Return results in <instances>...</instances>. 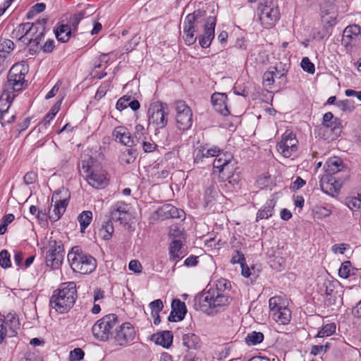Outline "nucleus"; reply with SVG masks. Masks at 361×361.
<instances>
[{
    "mask_svg": "<svg viewBox=\"0 0 361 361\" xmlns=\"http://www.w3.org/2000/svg\"><path fill=\"white\" fill-rule=\"evenodd\" d=\"M231 301L228 293H218L216 290L203 291L195 298V305L207 314L223 311Z\"/></svg>",
    "mask_w": 361,
    "mask_h": 361,
    "instance_id": "1",
    "label": "nucleus"
},
{
    "mask_svg": "<svg viewBox=\"0 0 361 361\" xmlns=\"http://www.w3.org/2000/svg\"><path fill=\"white\" fill-rule=\"evenodd\" d=\"M77 297L76 285L74 282L63 283L54 292L49 305L59 313L68 312L74 305Z\"/></svg>",
    "mask_w": 361,
    "mask_h": 361,
    "instance_id": "2",
    "label": "nucleus"
},
{
    "mask_svg": "<svg viewBox=\"0 0 361 361\" xmlns=\"http://www.w3.org/2000/svg\"><path fill=\"white\" fill-rule=\"evenodd\" d=\"M70 266L74 272L82 274L92 273L97 267L95 259L82 251L76 246L71 249L67 255Z\"/></svg>",
    "mask_w": 361,
    "mask_h": 361,
    "instance_id": "3",
    "label": "nucleus"
},
{
    "mask_svg": "<svg viewBox=\"0 0 361 361\" xmlns=\"http://www.w3.org/2000/svg\"><path fill=\"white\" fill-rule=\"evenodd\" d=\"M259 20L265 28H271L279 20L280 13L275 0H261L257 8Z\"/></svg>",
    "mask_w": 361,
    "mask_h": 361,
    "instance_id": "4",
    "label": "nucleus"
},
{
    "mask_svg": "<svg viewBox=\"0 0 361 361\" xmlns=\"http://www.w3.org/2000/svg\"><path fill=\"white\" fill-rule=\"evenodd\" d=\"M118 323V317L110 314L99 319L92 326V332L94 337L100 341H106L112 335V329Z\"/></svg>",
    "mask_w": 361,
    "mask_h": 361,
    "instance_id": "5",
    "label": "nucleus"
},
{
    "mask_svg": "<svg viewBox=\"0 0 361 361\" xmlns=\"http://www.w3.org/2000/svg\"><path fill=\"white\" fill-rule=\"evenodd\" d=\"M233 155L220 149L213 162L214 173H219L223 180L231 177L234 171Z\"/></svg>",
    "mask_w": 361,
    "mask_h": 361,
    "instance_id": "6",
    "label": "nucleus"
},
{
    "mask_svg": "<svg viewBox=\"0 0 361 361\" xmlns=\"http://www.w3.org/2000/svg\"><path fill=\"white\" fill-rule=\"evenodd\" d=\"M65 252L61 241L50 239L46 252L45 262L53 269H59L63 262Z\"/></svg>",
    "mask_w": 361,
    "mask_h": 361,
    "instance_id": "7",
    "label": "nucleus"
},
{
    "mask_svg": "<svg viewBox=\"0 0 361 361\" xmlns=\"http://www.w3.org/2000/svg\"><path fill=\"white\" fill-rule=\"evenodd\" d=\"M82 169L86 173L88 183L94 188H104L107 184L106 173L99 166L85 164L82 161Z\"/></svg>",
    "mask_w": 361,
    "mask_h": 361,
    "instance_id": "8",
    "label": "nucleus"
},
{
    "mask_svg": "<svg viewBox=\"0 0 361 361\" xmlns=\"http://www.w3.org/2000/svg\"><path fill=\"white\" fill-rule=\"evenodd\" d=\"M47 22V18H42L35 23H29V25L32 27L30 31L28 32L30 37H28L26 44H32L30 48L31 54L36 53L39 50L38 45L44 38Z\"/></svg>",
    "mask_w": 361,
    "mask_h": 361,
    "instance_id": "9",
    "label": "nucleus"
},
{
    "mask_svg": "<svg viewBox=\"0 0 361 361\" xmlns=\"http://www.w3.org/2000/svg\"><path fill=\"white\" fill-rule=\"evenodd\" d=\"M28 71V65L24 61L16 63L11 67L8 75V82L13 86V90H21Z\"/></svg>",
    "mask_w": 361,
    "mask_h": 361,
    "instance_id": "10",
    "label": "nucleus"
},
{
    "mask_svg": "<svg viewBox=\"0 0 361 361\" xmlns=\"http://www.w3.org/2000/svg\"><path fill=\"white\" fill-rule=\"evenodd\" d=\"M166 104L156 102L150 104L148 109L149 123L157 128H164L168 123V112L165 111Z\"/></svg>",
    "mask_w": 361,
    "mask_h": 361,
    "instance_id": "11",
    "label": "nucleus"
},
{
    "mask_svg": "<svg viewBox=\"0 0 361 361\" xmlns=\"http://www.w3.org/2000/svg\"><path fill=\"white\" fill-rule=\"evenodd\" d=\"M176 126L180 130H188L192 124V113L190 108L182 100L175 104Z\"/></svg>",
    "mask_w": 361,
    "mask_h": 361,
    "instance_id": "12",
    "label": "nucleus"
},
{
    "mask_svg": "<svg viewBox=\"0 0 361 361\" xmlns=\"http://www.w3.org/2000/svg\"><path fill=\"white\" fill-rule=\"evenodd\" d=\"M298 142L295 135L290 130H286L276 145L277 150L284 157H290L298 150Z\"/></svg>",
    "mask_w": 361,
    "mask_h": 361,
    "instance_id": "13",
    "label": "nucleus"
},
{
    "mask_svg": "<svg viewBox=\"0 0 361 361\" xmlns=\"http://www.w3.org/2000/svg\"><path fill=\"white\" fill-rule=\"evenodd\" d=\"M135 336V331L133 326L129 322H126L116 331L113 338L116 345L125 346L133 341Z\"/></svg>",
    "mask_w": 361,
    "mask_h": 361,
    "instance_id": "14",
    "label": "nucleus"
},
{
    "mask_svg": "<svg viewBox=\"0 0 361 361\" xmlns=\"http://www.w3.org/2000/svg\"><path fill=\"white\" fill-rule=\"evenodd\" d=\"M216 17L209 16L204 24V34L199 36V44L202 48H208L214 38Z\"/></svg>",
    "mask_w": 361,
    "mask_h": 361,
    "instance_id": "15",
    "label": "nucleus"
},
{
    "mask_svg": "<svg viewBox=\"0 0 361 361\" xmlns=\"http://www.w3.org/2000/svg\"><path fill=\"white\" fill-rule=\"evenodd\" d=\"M15 97L16 95L13 94V92H2L0 95V122L3 126L13 122L15 119L14 115H11L9 118H6L8 110Z\"/></svg>",
    "mask_w": 361,
    "mask_h": 361,
    "instance_id": "16",
    "label": "nucleus"
},
{
    "mask_svg": "<svg viewBox=\"0 0 361 361\" xmlns=\"http://www.w3.org/2000/svg\"><path fill=\"white\" fill-rule=\"evenodd\" d=\"M111 219L114 221H119L120 224H127L129 216V207L124 202H118L111 208Z\"/></svg>",
    "mask_w": 361,
    "mask_h": 361,
    "instance_id": "17",
    "label": "nucleus"
},
{
    "mask_svg": "<svg viewBox=\"0 0 361 361\" xmlns=\"http://www.w3.org/2000/svg\"><path fill=\"white\" fill-rule=\"evenodd\" d=\"M322 125L326 130H329L333 133L332 139L338 137L342 132L340 119L334 117L331 112L324 114Z\"/></svg>",
    "mask_w": 361,
    "mask_h": 361,
    "instance_id": "18",
    "label": "nucleus"
},
{
    "mask_svg": "<svg viewBox=\"0 0 361 361\" xmlns=\"http://www.w3.org/2000/svg\"><path fill=\"white\" fill-rule=\"evenodd\" d=\"M59 195L60 192L56 191L52 195L51 200L54 201L55 200V204L52 212L49 213V218L51 221H56L60 219L65 212L68 204V200L66 198L61 200Z\"/></svg>",
    "mask_w": 361,
    "mask_h": 361,
    "instance_id": "19",
    "label": "nucleus"
},
{
    "mask_svg": "<svg viewBox=\"0 0 361 361\" xmlns=\"http://www.w3.org/2000/svg\"><path fill=\"white\" fill-rule=\"evenodd\" d=\"M96 12L95 6L87 5L85 8L71 15L68 20L73 31L78 30L80 22L84 19L92 16Z\"/></svg>",
    "mask_w": 361,
    "mask_h": 361,
    "instance_id": "20",
    "label": "nucleus"
},
{
    "mask_svg": "<svg viewBox=\"0 0 361 361\" xmlns=\"http://www.w3.org/2000/svg\"><path fill=\"white\" fill-rule=\"evenodd\" d=\"M187 308L184 302L180 299H173L171 302V311L169 316V322H178L184 319Z\"/></svg>",
    "mask_w": 361,
    "mask_h": 361,
    "instance_id": "21",
    "label": "nucleus"
},
{
    "mask_svg": "<svg viewBox=\"0 0 361 361\" xmlns=\"http://www.w3.org/2000/svg\"><path fill=\"white\" fill-rule=\"evenodd\" d=\"M341 183L336 180L334 177L327 174L324 176L320 180V187L323 192L326 194L334 195L338 193L341 188Z\"/></svg>",
    "mask_w": 361,
    "mask_h": 361,
    "instance_id": "22",
    "label": "nucleus"
},
{
    "mask_svg": "<svg viewBox=\"0 0 361 361\" xmlns=\"http://www.w3.org/2000/svg\"><path fill=\"white\" fill-rule=\"evenodd\" d=\"M220 149L216 146L207 147L201 146L195 151L194 163L200 164L203 163L204 159L215 157Z\"/></svg>",
    "mask_w": 361,
    "mask_h": 361,
    "instance_id": "23",
    "label": "nucleus"
},
{
    "mask_svg": "<svg viewBox=\"0 0 361 361\" xmlns=\"http://www.w3.org/2000/svg\"><path fill=\"white\" fill-rule=\"evenodd\" d=\"M211 100L214 109L223 116H227L229 114L227 108L226 101L227 95L221 92H214L212 95Z\"/></svg>",
    "mask_w": 361,
    "mask_h": 361,
    "instance_id": "24",
    "label": "nucleus"
},
{
    "mask_svg": "<svg viewBox=\"0 0 361 361\" xmlns=\"http://www.w3.org/2000/svg\"><path fill=\"white\" fill-rule=\"evenodd\" d=\"M183 213V210L178 209L176 207L169 204H164L157 211L158 217L161 220L170 218L179 219L181 218L182 214Z\"/></svg>",
    "mask_w": 361,
    "mask_h": 361,
    "instance_id": "25",
    "label": "nucleus"
},
{
    "mask_svg": "<svg viewBox=\"0 0 361 361\" xmlns=\"http://www.w3.org/2000/svg\"><path fill=\"white\" fill-rule=\"evenodd\" d=\"M113 135L116 140H118L121 143L128 147H132L135 145V140L130 136V133L128 130L124 127L119 126L114 129Z\"/></svg>",
    "mask_w": 361,
    "mask_h": 361,
    "instance_id": "26",
    "label": "nucleus"
},
{
    "mask_svg": "<svg viewBox=\"0 0 361 361\" xmlns=\"http://www.w3.org/2000/svg\"><path fill=\"white\" fill-rule=\"evenodd\" d=\"M173 336L170 331H164L152 335V339L156 344L161 345L164 348H169L173 342Z\"/></svg>",
    "mask_w": 361,
    "mask_h": 361,
    "instance_id": "27",
    "label": "nucleus"
},
{
    "mask_svg": "<svg viewBox=\"0 0 361 361\" xmlns=\"http://www.w3.org/2000/svg\"><path fill=\"white\" fill-rule=\"evenodd\" d=\"M320 10L322 20L329 24V26H332V22L336 19L334 5L331 3L321 4Z\"/></svg>",
    "mask_w": 361,
    "mask_h": 361,
    "instance_id": "28",
    "label": "nucleus"
},
{
    "mask_svg": "<svg viewBox=\"0 0 361 361\" xmlns=\"http://www.w3.org/2000/svg\"><path fill=\"white\" fill-rule=\"evenodd\" d=\"M4 322V326L8 329V332L11 336H16L17 335V330L20 327V322L16 314L8 313L7 315L1 318Z\"/></svg>",
    "mask_w": 361,
    "mask_h": 361,
    "instance_id": "29",
    "label": "nucleus"
},
{
    "mask_svg": "<svg viewBox=\"0 0 361 361\" xmlns=\"http://www.w3.org/2000/svg\"><path fill=\"white\" fill-rule=\"evenodd\" d=\"M276 202L274 200H267L264 206L258 211L257 214L256 221L261 219H267L271 217L274 213V208Z\"/></svg>",
    "mask_w": 361,
    "mask_h": 361,
    "instance_id": "30",
    "label": "nucleus"
},
{
    "mask_svg": "<svg viewBox=\"0 0 361 361\" xmlns=\"http://www.w3.org/2000/svg\"><path fill=\"white\" fill-rule=\"evenodd\" d=\"M31 27L29 23H21L12 32L13 38H18V40L26 44L28 39V32L30 31Z\"/></svg>",
    "mask_w": 361,
    "mask_h": 361,
    "instance_id": "31",
    "label": "nucleus"
},
{
    "mask_svg": "<svg viewBox=\"0 0 361 361\" xmlns=\"http://www.w3.org/2000/svg\"><path fill=\"white\" fill-rule=\"evenodd\" d=\"M361 33V27L355 24L347 26L343 32L341 39V44H348L357 35Z\"/></svg>",
    "mask_w": 361,
    "mask_h": 361,
    "instance_id": "32",
    "label": "nucleus"
},
{
    "mask_svg": "<svg viewBox=\"0 0 361 361\" xmlns=\"http://www.w3.org/2000/svg\"><path fill=\"white\" fill-rule=\"evenodd\" d=\"M72 30L73 29L70 23L62 24L54 30L56 37L61 42H66L71 37Z\"/></svg>",
    "mask_w": 361,
    "mask_h": 361,
    "instance_id": "33",
    "label": "nucleus"
},
{
    "mask_svg": "<svg viewBox=\"0 0 361 361\" xmlns=\"http://www.w3.org/2000/svg\"><path fill=\"white\" fill-rule=\"evenodd\" d=\"M343 161L338 157H334L328 159L324 165L326 172L329 174H334L340 171L343 167Z\"/></svg>",
    "mask_w": 361,
    "mask_h": 361,
    "instance_id": "34",
    "label": "nucleus"
},
{
    "mask_svg": "<svg viewBox=\"0 0 361 361\" xmlns=\"http://www.w3.org/2000/svg\"><path fill=\"white\" fill-rule=\"evenodd\" d=\"M183 344L188 349H197L201 346L200 339L195 334H185L182 338Z\"/></svg>",
    "mask_w": 361,
    "mask_h": 361,
    "instance_id": "35",
    "label": "nucleus"
},
{
    "mask_svg": "<svg viewBox=\"0 0 361 361\" xmlns=\"http://www.w3.org/2000/svg\"><path fill=\"white\" fill-rule=\"evenodd\" d=\"M271 314L273 319L281 324H287L291 318V313L288 307L276 311Z\"/></svg>",
    "mask_w": 361,
    "mask_h": 361,
    "instance_id": "36",
    "label": "nucleus"
},
{
    "mask_svg": "<svg viewBox=\"0 0 361 361\" xmlns=\"http://www.w3.org/2000/svg\"><path fill=\"white\" fill-rule=\"evenodd\" d=\"M269 305L271 314L287 307L286 300L280 296H274L271 298L269 300Z\"/></svg>",
    "mask_w": 361,
    "mask_h": 361,
    "instance_id": "37",
    "label": "nucleus"
},
{
    "mask_svg": "<svg viewBox=\"0 0 361 361\" xmlns=\"http://www.w3.org/2000/svg\"><path fill=\"white\" fill-rule=\"evenodd\" d=\"M356 271L357 270L352 267L350 261H345L341 264L338 269V275L341 278L348 279L350 276L354 275Z\"/></svg>",
    "mask_w": 361,
    "mask_h": 361,
    "instance_id": "38",
    "label": "nucleus"
},
{
    "mask_svg": "<svg viewBox=\"0 0 361 361\" xmlns=\"http://www.w3.org/2000/svg\"><path fill=\"white\" fill-rule=\"evenodd\" d=\"M182 243L179 240H174L170 245L169 247V255L170 259L176 260L180 257V255L182 254Z\"/></svg>",
    "mask_w": 361,
    "mask_h": 361,
    "instance_id": "39",
    "label": "nucleus"
},
{
    "mask_svg": "<svg viewBox=\"0 0 361 361\" xmlns=\"http://www.w3.org/2000/svg\"><path fill=\"white\" fill-rule=\"evenodd\" d=\"M92 219V213L91 211H84L78 216V220L80 225L81 232H84L86 228L90 224Z\"/></svg>",
    "mask_w": 361,
    "mask_h": 361,
    "instance_id": "40",
    "label": "nucleus"
},
{
    "mask_svg": "<svg viewBox=\"0 0 361 361\" xmlns=\"http://www.w3.org/2000/svg\"><path fill=\"white\" fill-rule=\"evenodd\" d=\"M114 226L111 221H106L99 229V235L105 240H109L114 233Z\"/></svg>",
    "mask_w": 361,
    "mask_h": 361,
    "instance_id": "41",
    "label": "nucleus"
},
{
    "mask_svg": "<svg viewBox=\"0 0 361 361\" xmlns=\"http://www.w3.org/2000/svg\"><path fill=\"white\" fill-rule=\"evenodd\" d=\"M264 340V334L262 332L252 331L245 337V342L248 345H255L261 343Z\"/></svg>",
    "mask_w": 361,
    "mask_h": 361,
    "instance_id": "42",
    "label": "nucleus"
},
{
    "mask_svg": "<svg viewBox=\"0 0 361 361\" xmlns=\"http://www.w3.org/2000/svg\"><path fill=\"white\" fill-rule=\"evenodd\" d=\"M231 286L228 280L225 279H220L216 282L215 288H210L209 290H216L218 293H228L230 290Z\"/></svg>",
    "mask_w": 361,
    "mask_h": 361,
    "instance_id": "43",
    "label": "nucleus"
},
{
    "mask_svg": "<svg viewBox=\"0 0 361 361\" xmlns=\"http://www.w3.org/2000/svg\"><path fill=\"white\" fill-rule=\"evenodd\" d=\"M336 331V324L334 323H329L324 325L322 329L319 331L316 337L324 338L331 336Z\"/></svg>",
    "mask_w": 361,
    "mask_h": 361,
    "instance_id": "44",
    "label": "nucleus"
},
{
    "mask_svg": "<svg viewBox=\"0 0 361 361\" xmlns=\"http://www.w3.org/2000/svg\"><path fill=\"white\" fill-rule=\"evenodd\" d=\"M198 24L195 20L194 16L192 15H187L183 23V32H188V30L197 31L196 25Z\"/></svg>",
    "mask_w": 361,
    "mask_h": 361,
    "instance_id": "45",
    "label": "nucleus"
},
{
    "mask_svg": "<svg viewBox=\"0 0 361 361\" xmlns=\"http://www.w3.org/2000/svg\"><path fill=\"white\" fill-rule=\"evenodd\" d=\"M14 49V43L12 40L0 38V52L9 54Z\"/></svg>",
    "mask_w": 361,
    "mask_h": 361,
    "instance_id": "46",
    "label": "nucleus"
},
{
    "mask_svg": "<svg viewBox=\"0 0 361 361\" xmlns=\"http://www.w3.org/2000/svg\"><path fill=\"white\" fill-rule=\"evenodd\" d=\"M145 133V129L143 127V126L140 124H137L135 126L134 137H133L135 141V145H137L142 140L146 139Z\"/></svg>",
    "mask_w": 361,
    "mask_h": 361,
    "instance_id": "47",
    "label": "nucleus"
},
{
    "mask_svg": "<svg viewBox=\"0 0 361 361\" xmlns=\"http://www.w3.org/2000/svg\"><path fill=\"white\" fill-rule=\"evenodd\" d=\"M361 44V33L357 35L352 41H349L348 44H343L348 53H352L356 50L357 47Z\"/></svg>",
    "mask_w": 361,
    "mask_h": 361,
    "instance_id": "48",
    "label": "nucleus"
},
{
    "mask_svg": "<svg viewBox=\"0 0 361 361\" xmlns=\"http://www.w3.org/2000/svg\"><path fill=\"white\" fill-rule=\"evenodd\" d=\"M346 204L353 211L361 209V195L347 199Z\"/></svg>",
    "mask_w": 361,
    "mask_h": 361,
    "instance_id": "49",
    "label": "nucleus"
},
{
    "mask_svg": "<svg viewBox=\"0 0 361 361\" xmlns=\"http://www.w3.org/2000/svg\"><path fill=\"white\" fill-rule=\"evenodd\" d=\"M313 212L319 219H323L329 216L332 213L330 209L322 206H316L313 209Z\"/></svg>",
    "mask_w": 361,
    "mask_h": 361,
    "instance_id": "50",
    "label": "nucleus"
},
{
    "mask_svg": "<svg viewBox=\"0 0 361 361\" xmlns=\"http://www.w3.org/2000/svg\"><path fill=\"white\" fill-rule=\"evenodd\" d=\"M0 266L4 269L8 268L11 266L10 255L6 250L0 252Z\"/></svg>",
    "mask_w": 361,
    "mask_h": 361,
    "instance_id": "51",
    "label": "nucleus"
},
{
    "mask_svg": "<svg viewBox=\"0 0 361 361\" xmlns=\"http://www.w3.org/2000/svg\"><path fill=\"white\" fill-rule=\"evenodd\" d=\"M14 220V215L12 214H8L5 215L1 223H0V235H3L5 233L7 229V226L11 224Z\"/></svg>",
    "mask_w": 361,
    "mask_h": 361,
    "instance_id": "52",
    "label": "nucleus"
},
{
    "mask_svg": "<svg viewBox=\"0 0 361 361\" xmlns=\"http://www.w3.org/2000/svg\"><path fill=\"white\" fill-rule=\"evenodd\" d=\"M300 66L302 70L308 73L313 74L315 71L314 65L308 57L302 58Z\"/></svg>",
    "mask_w": 361,
    "mask_h": 361,
    "instance_id": "53",
    "label": "nucleus"
},
{
    "mask_svg": "<svg viewBox=\"0 0 361 361\" xmlns=\"http://www.w3.org/2000/svg\"><path fill=\"white\" fill-rule=\"evenodd\" d=\"M151 310V314H159L164 308V304L161 299H157L149 304Z\"/></svg>",
    "mask_w": 361,
    "mask_h": 361,
    "instance_id": "54",
    "label": "nucleus"
},
{
    "mask_svg": "<svg viewBox=\"0 0 361 361\" xmlns=\"http://www.w3.org/2000/svg\"><path fill=\"white\" fill-rule=\"evenodd\" d=\"M329 348L330 344L329 342L323 345H315L312 347L310 353L314 355L325 353Z\"/></svg>",
    "mask_w": 361,
    "mask_h": 361,
    "instance_id": "55",
    "label": "nucleus"
},
{
    "mask_svg": "<svg viewBox=\"0 0 361 361\" xmlns=\"http://www.w3.org/2000/svg\"><path fill=\"white\" fill-rule=\"evenodd\" d=\"M85 355L84 351L79 348H76L71 350L69 354L70 361H80L83 359Z\"/></svg>",
    "mask_w": 361,
    "mask_h": 361,
    "instance_id": "56",
    "label": "nucleus"
},
{
    "mask_svg": "<svg viewBox=\"0 0 361 361\" xmlns=\"http://www.w3.org/2000/svg\"><path fill=\"white\" fill-rule=\"evenodd\" d=\"M335 285L333 281L330 280H325L321 288L322 291H324L326 295H331L334 291Z\"/></svg>",
    "mask_w": 361,
    "mask_h": 361,
    "instance_id": "57",
    "label": "nucleus"
},
{
    "mask_svg": "<svg viewBox=\"0 0 361 361\" xmlns=\"http://www.w3.org/2000/svg\"><path fill=\"white\" fill-rule=\"evenodd\" d=\"M231 263L233 264H240V265H243V264L245 263L244 255L240 251L235 250L231 259Z\"/></svg>",
    "mask_w": 361,
    "mask_h": 361,
    "instance_id": "58",
    "label": "nucleus"
},
{
    "mask_svg": "<svg viewBox=\"0 0 361 361\" xmlns=\"http://www.w3.org/2000/svg\"><path fill=\"white\" fill-rule=\"evenodd\" d=\"M4 325V322L1 321V318H0V345L5 343L7 337H13Z\"/></svg>",
    "mask_w": 361,
    "mask_h": 361,
    "instance_id": "59",
    "label": "nucleus"
},
{
    "mask_svg": "<svg viewBox=\"0 0 361 361\" xmlns=\"http://www.w3.org/2000/svg\"><path fill=\"white\" fill-rule=\"evenodd\" d=\"M195 32L196 31H193V30H188V32H183V37L184 39L185 43L187 45H192L196 42L197 37L195 36Z\"/></svg>",
    "mask_w": 361,
    "mask_h": 361,
    "instance_id": "60",
    "label": "nucleus"
},
{
    "mask_svg": "<svg viewBox=\"0 0 361 361\" xmlns=\"http://www.w3.org/2000/svg\"><path fill=\"white\" fill-rule=\"evenodd\" d=\"M276 75L274 71H271V68L269 71H267L264 73L263 75V82L266 86H270L274 81V75Z\"/></svg>",
    "mask_w": 361,
    "mask_h": 361,
    "instance_id": "61",
    "label": "nucleus"
},
{
    "mask_svg": "<svg viewBox=\"0 0 361 361\" xmlns=\"http://www.w3.org/2000/svg\"><path fill=\"white\" fill-rule=\"evenodd\" d=\"M130 96L125 95L120 98L116 103V109L119 111H122L128 107V103L130 101Z\"/></svg>",
    "mask_w": 361,
    "mask_h": 361,
    "instance_id": "62",
    "label": "nucleus"
},
{
    "mask_svg": "<svg viewBox=\"0 0 361 361\" xmlns=\"http://www.w3.org/2000/svg\"><path fill=\"white\" fill-rule=\"evenodd\" d=\"M189 15H192L194 16L195 20L200 23H202L204 20V17L206 16V11L204 10L198 9L192 13H189Z\"/></svg>",
    "mask_w": 361,
    "mask_h": 361,
    "instance_id": "63",
    "label": "nucleus"
},
{
    "mask_svg": "<svg viewBox=\"0 0 361 361\" xmlns=\"http://www.w3.org/2000/svg\"><path fill=\"white\" fill-rule=\"evenodd\" d=\"M128 268L130 270L134 271L135 273H140L142 271V265L137 260H131L129 262Z\"/></svg>",
    "mask_w": 361,
    "mask_h": 361,
    "instance_id": "64",
    "label": "nucleus"
}]
</instances>
